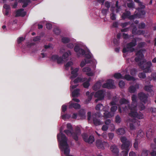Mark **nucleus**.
I'll use <instances>...</instances> for the list:
<instances>
[{
	"mask_svg": "<svg viewBox=\"0 0 156 156\" xmlns=\"http://www.w3.org/2000/svg\"><path fill=\"white\" fill-rule=\"evenodd\" d=\"M137 105V101H132L131 105L129 104L128 106H125L123 108V110L126 111L128 110H130L129 115L131 117L137 118L139 119H142L144 118L143 114L140 112H137L136 107Z\"/></svg>",
	"mask_w": 156,
	"mask_h": 156,
	"instance_id": "nucleus-1",
	"label": "nucleus"
},
{
	"mask_svg": "<svg viewBox=\"0 0 156 156\" xmlns=\"http://www.w3.org/2000/svg\"><path fill=\"white\" fill-rule=\"evenodd\" d=\"M60 138H61V140L59 141L60 148L61 149L62 151H64L66 156H73L72 155H69L70 150L67 142V138L65 135L61 131H60L59 134L57 135V138L58 141H59Z\"/></svg>",
	"mask_w": 156,
	"mask_h": 156,
	"instance_id": "nucleus-2",
	"label": "nucleus"
},
{
	"mask_svg": "<svg viewBox=\"0 0 156 156\" xmlns=\"http://www.w3.org/2000/svg\"><path fill=\"white\" fill-rule=\"evenodd\" d=\"M137 41L135 38H133L132 41L127 44L126 45V47H124L122 49V52L126 53L129 51L132 52L134 51V49L133 48L136 45Z\"/></svg>",
	"mask_w": 156,
	"mask_h": 156,
	"instance_id": "nucleus-3",
	"label": "nucleus"
},
{
	"mask_svg": "<svg viewBox=\"0 0 156 156\" xmlns=\"http://www.w3.org/2000/svg\"><path fill=\"white\" fill-rule=\"evenodd\" d=\"M136 55L137 56L135 58V60L136 62H140L139 65L142 66L143 65L144 62H141L143 59L144 55L143 53V51L141 50H139L136 53Z\"/></svg>",
	"mask_w": 156,
	"mask_h": 156,
	"instance_id": "nucleus-4",
	"label": "nucleus"
},
{
	"mask_svg": "<svg viewBox=\"0 0 156 156\" xmlns=\"http://www.w3.org/2000/svg\"><path fill=\"white\" fill-rule=\"evenodd\" d=\"M131 13L130 11L125 10V12H123L121 16V18L122 20L128 18L129 20H133L136 18V15H131Z\"/></svg>",
	"mask_w": 156,
	"mask_h": 156,
	"instance_id": "nucleus-5",
	"label": "nucleus"
},
{
	"mask_svg": "<svg viewBox=\"0 0 156 156\" xmlns=\"http://www.w3.org/2000/svg\"><path fill=\"white\" fill-rule=\"evenodd\" d=\"M82 136L83 140L86 142L91 144L94 141V138L93 136L90 135L89 136L86 133H83Z\"/></svg>",
	"mask_w": 156,
	"mask_h": 156,
	"instance_id": "nucleus-6",
	"label": "nucleus"
},
{
	"mask_svg": "<svg viewBox=\"0 0 156 156\" xmlns=\"http://www.w3.org/2000/svg\"><path fill=\"white\" fill-rule=\"evenodd\" d=\"M94 96L95 98H97V99L95 100L96 102L99 100H101L103 99L105 97L104 91L102 90H99L95 93Z\"/></svg>",
	"mask_w": 156,
	"mask_h": 156,
	"instance_id": "nucleus-7",
	"label": "nucleus"
},
{
	"mask_svg": "<svg viewBox=\"0 0 156 156\" xmlns=\"http://www.w3.org/2000/svg\"><path fill=\"white\" fill-rule=\"evenodd\" d=\"M113 83V81L112 79H109L108 80L106 83L103 84L102 87L104 88L108 89H114L115 87Z\"/></svg>",
	"mask_w": 156,
	"mask_h": 156,
	"instance_id": "nucleus-8",
	"label": "nucleus"
},
{
	"mask_svg": "<svg viewBox=\"0 0 156 156\" xmlns=\"http://www.w3.org/2000/svg\"><path fill=\"white\" fill-rule=\"evenodd\" d=\"M120 140L122 143L121 145V148H123L126 147H129L131 143L129 141L127 140V139L126 137L122 136L120 138Z\"/></svg>",
	"mask_w": 156,
	"mask_h": 156,
	"instance_id": "nucleus-9",
	"label": "nucleus"
},
{
	"mask_svg": "<svg viewBox=\"0 0 156 156\" xmlns=\"http://www.w3.org/2000/svg\"><path fill=\"white\" fill-rule=\"evenodd\" d=\"M152 65V63L151 61H148L144 64V66H142L144 72L145 73L151 72V67Z\"/></svg>",
	"mask_w": 156,
	"mask_h": 156,
	"instance_id": "nucleus-10",
	"label": "nucleus"
},
{
	"mask_svg": "<svg viewBox=\"0 0 156 156\" xmlns=\"http://www.w3.org/2000/svg\"><path fill=\"white\" fill-rule=\"evenodd\" d=\"M74 51L77 53V55L78 56H80V55H83L85 54V51L84 50L80 48V47L78 45H76L74 48Z\"/></svg>",
	"mask_w": 156,
	"mask_h": 156,
	"instance_id": "nucleus-11",
	"label": "nucleus"
},
{
	"mask_svg": "<svg viewBox=\"0 0 156 156\" xmlns=\"http://www.w3.org/2000/svg\"><path fill=\"white\" fill-rule=\"evenodd\" d=\"M138 97L140 101L145 103L147 101L148 97L147 95L143 92H141L139 93Z\"/></svg>",
	"mask_w": 156,
	"mask_h": 156,
	"instance_id": "nucleus-12",
	"label": "nucleus"
},
{
	"mask_svg": "<svg viewBox=\"0 0 156 156\" xmlns=\"http://www.w3.org/2000/svg\"><path fill=\"white\" fill-rule=\"evenodd\" d=\"M51 58L53 61H57L58 64L61 63L63 61L62 58L61 57H59L57 55H53L51 57Z\"/></svg>",
	"mask_w": 156,
	"mask_h": 156,
	"instance_id": "nucleus-13",
	"label": "nucleus"
},
{
	"mask_svg": "<svg viewBox=\"0 0 156 156\" xmlns=\"http://www.w3.org/2000/svg\"><path fill=\"white\" fill-rule=\"evenodd\" d=\"M24 10V9L23 8L17 10L16 12V16H24L26 14V12L23 11Z\"/></svg>",
	"mask_w": 156,
	"mask_h": 156,
	"instance_id": "nucleus-14",
	"label": "nucleus"
},
{
	"mask_svg": "<svg viewBox=\"0 0 156 156\" xmlns=\"http://www.w3.org/2000/svg\"><path fill=\"white\" fill-rule=\"evenodd\" d=\"M105 142H103L100 140H98L96 141V145L97 147L99 149H104V144Z\"/></svg>",
	"mask_w": 156,
	"mask_h": 156,
	"instance_id": "nucleus-15",
	"label": "nucleus"
},
{
	"mask_svg": "<svg viewBox=\"0 0 156 156\" xmlns=\"http://www.w3.org/2000/svg\"><path fill=\"white\" fill-rule=\"evenodd\" d=\"M133 119H130L129 123L130 129L131 130H133L135 129V125L137 123V120L135 119V118Z\"/></svg>",
	"mask_w": 156,
	"mask_h": 156,
	"instance_id": "nucleus-16",
	"label": "nucleus"
},
{
	"mask_svg": "<svg viewBox=\"0 0 156 156\" xmlns=\"http://www.w3.org/2000/svg\"><path fill=\"white\" fill-rule=\"evenodd\" d=\"M122 150H123L121 153V156H128V152L129 150V147H126L121 148Z\"/></svg>",
	"mask_w": 156,
	"mask_h": 156,
	"instance_id": "nucleus-17",
	"label": "nucleus"
},
{
	"mask_svg": "<svg viewBox=\"0 0 156 156\" xmlns=\"http://www.w3.org/2000/svg\"><path fill=\"white\" fill-rule=\"evenodd\" d=\"M110 149L111 151L115 154V155L116 156L118 155L119 150L116 146L115 145L111 146Z\"/></svg>",
	"mask_w": 156,
	"mask_h": 156,
	"instance_id": "nucleus-18",
	"label": "nucleus"
},
{
	"mask_svg": "<svg viewBox=\"0 0 156 156\" xmlns=\"http://www.w3.org/2000/svg\"><path fill=\"white\" fill-rule=\"evenodd\" d=\"M151 87L152 86L151 85L149 86H145L144 88L145 91L150 93L151 96H153L154 94V92L152 89Z\"/></svg>",
	"mask_w": 156,
	"mask_h": 156,
	"instance_id": "nucleus-19",
	"label": "nucleus"
},
{
	"mask_svg": "<svg viewBox=\"0 0 156 156\" xmlns=\"http://www.w3.org/2000/svg\"><path fill=\"white\" fill-rule=\"evenodd\" d=\"M80 108V105L78 103H70V104L69 106V108L70 109L74 108L75 109H79Z\"/></svg>",
	"mask_w": 156,
	"mask_h": 156,
	"instance_id": "nucleus-20",
	"label": "nucleus"
},
{
	"mask_svg": "<svg viewBox=\"0 0 156 156\" xmlns=\"http://www.w3.org/2000/svg\"><path fill=\"white\" fill-rule=\"evenodd\" d=\"M79 68H76L73 70L71 72V73L72 74V76H71L72 78H75L76 77L78 74L77 72L79 71Z\"/></svg>",
	"mask_w": 156,
	"mask_h": 156,
	"instance_id": "nucleus-21",
	"label": "nucleus"
},
{
	"mask_svg": "<svg viewBox=\"0 0 156 156\" xmlns=\"http://www.w3.org/2000/svg\"><path fill=\"white\" fill-rule=\"evenodd\" d=\"M123 79H125L128 81L132 80L133 81H134L136 80L134 77L131 76L129 74H126L124 76H123Z\"/></svg>",
	"mask_w": 156,
	"mask_h": 156,
	"instance_id": "nucleus-22",
	"label": "nucleus"
},
{
	"mask_svg": "<svg viewBox=\"0 0 156 156\" xmlns=\"http://www.w3.org/2000/svg\"><path fill=\"white\" fill-rule=\"evenodd\" d=\"M104 116L106 118H111L114 116V113L106 111L103 113Z\"/></svg>",
	"mask_w": 156,
	"mask_h": 156,
	"instance_id": "nucleus-23",
	"label": "nucleus"
},
{
	"mask_svg": "<svg viewBox=\"0 0 156 156\" xmlns=\"http://www.w3.org/2000/svg\"><path fill=\"white\" fill-rule=\"evenodd\" d=\"M92 119L94 124L95 126H97L101 124V122L99 119L96 118L94 116L93 117Z\"/></svg>",
	"mask_w": 156,
	"mask_h": 156,
	"instance_id": "nucleus-24",
	"label": "nucleus"
},
{
	"mask_svg": "<svg viewBox=\"0 0 156 156\" xmlns=\"http://www.w3.org/2000/svg\"><path fill=\"white\" fill-rule=\"evenodd\" d=\"M119 103L121 105L124 104L125 106H128V105H129V102L128 100L125 98H123L121 99L120 100ZM125 107H124V108ZM123 108H124V107H123Z\"/></svg>",
	"mask_w": 156,
	"mask_h": 156,
	"instance_id": "nucleus-25",
	"label": "nucleus"
},
{
	"mask_svg": "<svg viewBox=\"0 0 156 156\" xmlns=\"http://www.w3.org/2000/svg\"><path fill=\"white\" fill-rule=\"evenodd\" d=\"M146 14V12L144 10L140 9L139 10L138 12L136 14V17L138 16L139 17H142L144 15Z\"/></svg>",
	"mask_w": 156,
	"mask_h": 156,
	"instance_id": "nucleus-26",
	"label": "nucleus"
},
{
	"mask_svg": "<svg viewBox=\"0 0 156 156\" xmlns=\"http://www.w3.org/2000/svg\"><path fill=\"white\" fill-rule=\"evenodd\" d=\"M80 91V89L78 88L75 89L72 93V97L73 98L77 97L79 94Z\"/></svg>",
	"mask_w": 156,
	"mask_h": 156,
	"instance_id": "nucleus-27",
	"label": "nucleus"
},
{
	"mask_svg": "<svg viewBox=\"0 0 156 156\" xmlns=\"http://www.w3.org/2000/svg\"><path fill=\"white\" fill-rule=\"evenodd\" d=\"M87 79V78H84L83 79L79 77H78L74 80L73 82L74 83H76L79 82H83L86 80Z\"/></svg>",
	"mask_w": 156,
	"mask_h": 156,
	"instance_id": "nucleus-28",
	"label": "nucleus"
},
{
	"mask_svg": "<svg viewBox=\"0 0 156 156\" xmlns=\"http://www.w3.org/2000/svg\"><path fill=\"white\" fill-rule=\"evenodd\" d=\"M101 83L100 82H98L93 86V88L95 91L99 89L101 86Z\"/></svg>",
	"mask_w": 156,
	"mask_h": 156,
	"instance_id": "nucleus-29",
	"label": "nucleus"
},
{
	"mask_svg": "<svg viewBox=\"0 0 156 156\" xmlns=\"http://www.w3.org/2000/svg\"><path fill=\"white\" fill-rule=\"evenodd\" d=\"M85 112L83 110H81L79 112L78 115L82 119H85L86 116Z\"/></svg>",
	"mask_w": 156,
	"mask_h": 156,
	"instance_id": "nucleus-30",
	"label": "nucleus"
},
{
	"mask_svg": "<svg viewBox=\"0 0 156 156\" xmlns=\"http://www.w3.org/2000/svg\"><path fill=\"white\" fill-rule=\"evenodd\" d=\"M20 2L23 3L22 7L23 8L27 7L28 4V3L30 2V0H20Z\"/></svg>",
	"mask_w": 156,
	"mask_h": 156,
	"instance_id": "nucleus-31",
	"label": "nucleus"
},
{
	"mask_svg": "<svg viewBox=\"0 0 156 156\" xmlns=\"http://www.w3.org/2000/svg\"><path fill=\"white\" fill-rule=\"evenodd\" d=\"M116 132L118 135H123L125 133V131L124 128H120L117 130Z\"/></svg>",
	"mask_w": 156,
	"mask_h": 156,
	"instance_id": "nucleus-32",
	"label": "nucleus"
},
{
	"mask_svg": "<svg viewBox=\"0 0 156 156\" xmlns=\"http://www.w3.org/2000/svg\"><path fill=\"white\" fill-rule=\"evenodd\" d=\"M93 95L94 93L92 92L89 95L87 96V99L84 101V103L86 104L88 103L92 99Z\"/></svg>",
	"mask_w": 156,
	"mask_h": 156,
	"instance_id": "nucleus-33",
	"label": "nucleus"
},
{
	"mask_svg": "<svg viewBox=\"0 0 156 156\" xmlns=\"http://www.w3.org/2000/svg\"><path fill=\"white\" fill-rule=\"evenodd\" d=\"M61 41L63 43L66 44L70 41V39L68 37H63L62 38Z\"/></svg>",
	"mask_w": 156,
	"mask_h": 156,
	"instance_id": "nucleus-34",
	"label": "nucleus"
},
{
	"mask_svg": "<svg viewBox=\"0 0 156 156\" xmlns=\"http://www.w3.org/2000/svg\"><path fill=\"white\" fill-rule=\"evenodd\" d=\"M114 77L117 79H123V77L122 74L120 73H116L114 75Z\"/></svg>",
	"mask_w": 156,
	"mask_h": 156,
	"instance_id": "nucleus-35",
	"label": "nucleus"
},
{
	"mask_svg": "<svg viewBox=\"0 0 156 156\" xmlns=\"http://www.w3.org/2000/svg\"><path fill=\"white\" fill-rule=\"evenodd\" d=\"M71 53L70 51H68L67 52L64 53L62 55V58L64 59L67 58L69 55H71Z\"/></svg>",
	"mask_w": 156,
	"mask_h": 156,
	"instance_id": "nucleus-36",
	"label": "nucleus"
},
{
	"mask_svg": "<svg viewBox=\"0 0 156 156\" xmlns=\"http://www.w3.org/2000/svg\"><path fill=\"white\" fill-rule=\"evenodd\" d=\"M71 135H72L73 138L75 141H78L79 140L78 136H80L79 135L74 133L73 132Z\"/></svg>",
	"mask_w": 156,
	"mask_h": 156,
	"instance_id": "nucleus-37",
	"label": "nucleus"
},
{
	"mask_svg": "<svg viewBox=\"0 0 156 156\" xmlns=\"http://www.w3.org/2000/svg\"><path fill=\"white\" fill-rule=\"evenodd\" d=\"M85 62H84L83 61H82L81 62L80 65V66L81 68L83 67V66H84L85 65L86 63H88L90 62V61L88 60L87 61L86 59H85Z\"/></svg>",
	"mask_w": 156,
	"mask_h": 156,
	"instance_id": "nucleus-38",
	"label": "nucleus"
},
{
	"mask_svg": "<svg viewBox=\"0 0 156 156\" xmlns=\"http://www.w3.org/2000/svg\"><path fill=\"white\" fill-rule=\"evenodd\" d=\"M128 89L129 92L131 93H134L136 91L134 86H130Z\"/></svg>",
	"mask_w": 156,
	"mask_h": 156,
	"instance_id": "nucleus-39",
	"label": "nucleus"
},
{
	"mask_svg": "<svg viewBox=\"0 0 156 156\" xmlns=\"http://www.w3.org/2000/svg\"><path fill=\"white\" fill-rule=\"evenodd\" d=\"M104 106L102 104H99L96 105L95 107V109L96 110L99 111L100 110L101 108H102L103 109Z\"/></svg>",
	"mask_w": 156,
	"mask_h": 156,
	"instance_id": "nucleus-40",
	"label": "nucleus"
},
{
	"mask_svg": "<svg viewBox=\"0 0 156 156\" xmlns=\"http://www.w3.org/2000/svg\"><path fill=\"white\" fill-rule=\"evenodd\" d=\"M64 132L68 136L69 135H71L73 132V130L66 129L64 131Z\"/></svg>",
	"mask_w": 156,
	"mask_h": 156,
	"instance_id": "nucleus-41",
	"label": "nucleus"
},
{
	"mask_svg": "<svg viewBox=\"0 0 156 156\" xmlns=\"http://www.w3.org/2000/svg\"><path fill=\"white\" fill-rule=\"evenodd\" d=\"M53 32L57 35H59L61 32V30L59 28L56 27L54 28Z\"/></svg>",
	"mask_w": 156,
	"mask_h": 156,
	"instance_id": "nucleus-42",
	"label": "nucleus"
},
{
	"mask_svg": "<svg viewBox=\"0 0 156 156\" xmlns=\"http://www.w3.org/2000/svg\"><path fill=\"white\" fill-rule=\"evenodd\" d=\"M117 109V107L116 106H113L111 108V112L112 113L114 114V112H115Z\"/></svg>",
	"mask_w": 156,
	"mask_h": 156,
	"instance_id": "nucleus-43",
	"label": "nucleus"
},
{
	"mask_svg": "<svg viewBox=\"0 0 156 156\" xmlns=\"http://www.w3.org/2000/svg\"><path fill=\"white\" fill-rule=\"evenodd\" d=\"M115 120L116 122L117 123H119L121 122V119L119 115H117L115 116Z\"/></svg>",
	"mask_w": 156,
	"mask_h": 156,
	"instance_id": "nucleus-44",
	"label": "nucleus"
},
{
	"mask_svg": "<svg viewBox=\"0 0 156 156\" xmlns=\"http://www.w3.org/2000/svg\"><path fill=\"white\" fill-rule=\"evenodd\" d=\"M148 151L146 150H143L142 152L141 155L142 156H147Z\"/></svg>",
	"mask_w": 156,
	"mask_h": 156,
	"instance_id": "nucleus-45",
	"label": "nucleus"
},
{
	"mask_svg": "<svg viewBox=\"0 0 156 156\" xmlns=\"http://www.w3.org/2000/svg\"><path fill=\"white\" fill-rule=\"evenodd\" d=\"M127 6L129 8L133 9L135 8L134 3L133 2H131L127 4Z\"/></svg>",
	"mask_w": 156,
	"mask_h": 156,
	"instance_id": "nucleus-46",
	"label": "nucleus"
},
{
	"mask_svg": "<svg viewBox=\"0 0 156 156\" xmlns=\"http://www.w3.org/2000/svg\"><path fill=\"white\" fill-rule=\"evenodd\" d=\"M73 133L80 135L81 133V131L80 128L78 127H76L75 128V131L73 132Z\"/></svg>",
	"mask_w": 156,
	"mask_h": 156,
	"instance_id": "nucleus-47",
	"label": "nucleus"
},
{
	"mask_svg": "<svg viewBox=\"0 0 156 156\" xmlns=\"http://www.w3.org/2000/svg\"><path fill=\"white\" fill-rule=\"evenodd\" d=\"M144 136L143 132L141 130H140L137 133V137L140 136V137H142Z\"/></svg>",
	"mask_w": 156,
	"mask_h": 156,
	"instance_id": "nucleus-48",
	"label": "nucleus"
},
{
	"mask_svg": "<svg viewBox=\"0 0 156 156\" xmlns=\"http://www.w3.org/2000/svg\"><path fill=\"white\" fill-rule=\"evenodd\" d=\"M119 85L120 88H122L124 87L125 83L123 81L120 80L119 82Z\"/></svg>",
	"mask_w": 156,
	"mask_h": 156,
	"instance_id": "nucleus-49",
	"label": "nucleus"
},
{
	"mask_svg": "<svg viewBox=\"0 0 156 156\" xmlns=\"http://www.w3.org/2000/svg\"><path fill=\"white\" fill-rule=\"evenodd\" d=\"M137 72V69H133L130 71V74L132 76H135Z\"/></svg>",
	"mask_w": 156,
	"mask_h": 156,
	"instance_id": "nucleus-50",
	"label": "nucleus"
},
{
	"mask_svg": "<svg viewBox=\"0 0 156 156\" xmlns=\"http://www.w3.org/2000/svg\"><path fill=\"white\" fill-rule=\"evenodd\" d=\"M138 76L140 78L143 79H144L146 77V74L144 72L139 73L138 75Z\"/></svg>",
	"mask_w": 156,
	"mask_h": 156,
	"instance_id": "nucleus-51",
	"label": "nucleus"
},
{
	"mask_svg": "<svg viewBox=\"0 0 156 156\" xmlns=\"http://www.w3.org/2000/svg\"><path fill=\"white\" fill-rule=\"evenodd\" d=\"M83 85L84 87L87 88L90 86V83H88V82L86 81L83 83Z\"/></svg>",
	"mask_w": 156,
	"mask_h": 156,
	"instance_id": "nucleus-52",
	"label": "nucleus"
},
{
	"mask_svg": "<svg viewBox=\"0 0 156 156\" xmlns=\"http://www.w3.org/2000/svg\"><path fill=\"white\" fill-rule=\"evenodd\" d=\"M138 139L136 138L135 139V142L133 144V146L134 148L136 149H137L138 148Z\"/></svg>",
	"mask_w": 156,
	"mask_h": 156,
	"instance_id": "nucleus-53",
	"label": "nucleus"
},
{
	"mask_svg": "<svg viewBox=\"0 0 156 156\" xmlns=\"http://www.w3.org/2000/svg\"><path fill=\"white\" fill-rule=\"evenodd\" d=\"M82 71L83 72H88L91 71V69L89 67H86L83 69Z\"/></svg>",
	"mask_w": 156,
	"mask_h": 156,
	"instance_id": "nucleus-54",
	"label": "nucleus"
},
{
	"mask_svg": "<svg viewBox=\"0 0 156 156\" xmlns=\"http://www.w3.org/2000/svg\"><path fill=\"white\" fill-rule=\"evenodd\" d=\"M73 62L71 61H69L67 62L66 64L65 65V66L66 68L69 67L73 65Z\"/></svg>",
	"mask_w": 156,
	"mask_h": 156,
	"instance_id": "nucleus-55",
	"label": "nucleus"
},
{
	"mask_svg": "<svg viewBox=\"0 0 156 156\" xmlns=\"http://www.w3.org/2000/svg\"><path fill=\"white\" fill-rule=\"evenodd\" d=\"M85 58L87 59H90L91 58L92 56L91 53L89 52L88 53L85 54Z\"/></svg>",
	"mask_w": 156,
	"mask_h": 156,
	"instance_id": "nucleus-56",
	"label": "nucleus"
},
{
	"mask_svg": "<svg viewBox=\"0 0 156 156\" xmlns=\"http://www.w3.org/2000/svg\"><path fill=\"white\" fill-rule=\"evenodd\" d=\"M137 31V29L136 27L135 26L134 27L132 30V33L133 34L136 35V32Z\"/></svg>",
	"mask_w": 156,
	"mask_h": 156,
	"instance_id": "nucleus-57",
	"label": "nucleus"
},
{
	"mask_svg": "<svg viewBox=\"0 0 156 156\" xmlns=\"http://www.w3.org/2000/svg\"><path fill=\"white\" fill-rule=\"evenodd\" d=\"M70 117V115L67 114H65L62 116V118L63 119H68Z\"/></svg>",
	"mask_w": 156,
	"mask_h": 156,
	"instance_id": "nucleus-58",
	"label": "nucleus"
},
{
	"mask_svg": "<svg viewBox=\"0 0 156 156\" xmlns=\"http://www.w3.org/2000/svg\"><path fill=\"white\" fill-rule=\"evenodd\" d=\"M46 26L47 29L48 30H50L52 28V24L49 23H46Z\"/></svg>",
	"mask_w": 156,
	"mask_h": 156,
	"instance_id": "nucleus-59",
	"label": "nucleus"
},
{
	"mask_svg": "<svg viewBox=\"0 0 156 156\" xmlns=\"http://www.w3.org/2000/svg\"><path fill=\"white\" fill-rule=\"evenodd\" d=\"M145 26V24L144 23H140L139 26V29H144Z\"/></svg>",
	"mask_w": 156,
	"mask_h": 156,
	"instance_id": "nucleus-60",
	"label": "nucleus"
},
{
	"mask_svg": "<svg viewBox=\"0 0 156 156\" xmlns=\"http://www.w3.org/2000/svg\"><path fill=\"white\" fill-rule=\"evenodd\" d=\"M101 116V114L99 112H97L95 113L93 115V116H94L95 117H100Z\"/></svg>",
	"mask_w": 156,
	"mask_h": 156,
	"instance_id": "nucleus-61",
	"label": "nucleus"
},
{
	"mask_svg": "<svg viewBox=\"0 0 156 156\" xmlns=\"http://www.w3.org/2000/svg\"><path fill=\"white\" fill-rule=\"evenodd\" d=\"M24 39L23 37H19L17 40V43L18 44L20 43L22 41H23Z\"/></svg>",
	"mask_w": 156,
	"mask_h": 156,
	"instance_id": "nucleus-62",
	"label": "nucleus"
},
{
	"mask_svg": "<svg viewBox=\"0 0 156 156\" xmlns=\"http://www.w3.org/2000/svg\"><path fill=\"white\" fill-rule=\"evenodd\" d=\"M137 96L135 94H133L132 96L131 99L132 101H137L136 100Z\"/></svg>",
	"mask_w": 156,
	"mask_h": 156,
	"instance_id": "nucleus-63",
	"label": "nucleus"
},
{
	"mask_svg": "<svg viewBox=\"0 0 156 156\" xmlns=\"http://www.w3.org/2000/svg\"><path fill=\"white\" fill-rule=\"evenodd\" d=\"M116 15L113 13L111 14V19L112 20H114L116 19Z\"/></svg>",
	"mask_w": 156,
	"mask_h": 156,
	"instance_id": "nucleus-64",
	"label": "nucleus"
}]
</instances>
